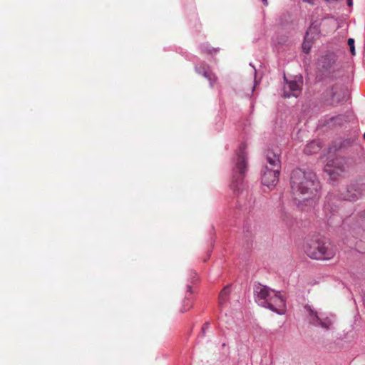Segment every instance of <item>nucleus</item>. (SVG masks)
Returning a JSON list of instances; mask_svg holds the SVG:
<instances>
[{"instance_id": "9b49d317", "label": "nucleus", "mask_w": 365, "mask_h": 365, "mask_svg": "<svg viewBox=\"0 0 365 365\" xmlns=\"http://www.w3.org/2000/svg\"><path fill=\"white\" fill-rule=\"evenodd\" d=\"M321 149L319 143L317 141H312L307 144L304 148V153L307 155H312L318 153Z\"/></svg>"}, {"instance_id": "6e6552de", "label": "nucleus", "mask_w": 365, "mask_h": 365, "mask_svg": "<svg viewBox=\"0 0 365 365\" xmlns=\"http://www.w3.org/2000/svg\"><path fill=\"white\" fill-rule=\"evenodd\" d=\"M334 168L331 170L329 168L328 165L326 166V171L329 173L330 175L334 173L339 174V172H344L346 170V160L345 158H336L334 161Z\"/></svg>"}, {"instance_id": "ddd939ff", "label": "nucleus", "mask_w": 365, "mask_h": 365, "mask_svg": "<svg viewBox=\"0 0 365 365\" xmlns=\"http://www.w3.org/2000/svg\"><path fill=\"white\" fill-rule=\"evenodd\" d=\"M309 313V322L311 324L318 326L321 317L319 316L317 312H314L311 308L308 309Z\"/></svg>"}, {"instance_id": "2eb2a0df", "label": "nucleus", "mask_w": 365, "mask_h": 365, "mask_svg": "<svg viewBox=\"0 0 365 365\" xmlns=\"http://www.w3.org/2000/svg\"><path fill=\"white\" fill-rule=\"evenodd\" d=\"M331 325H332V321L328 317H326V318L321 317V320H319V323L318 324V326H320L325 329H329Z\"/></svg>"}, {"instance_id": "f8f14e48", "label": "nucleus", "mask_w": 365, "mask_h": 365, "mask_svg": "<svg viewBox=\"0 0 365 365\" xmlns=\"http://www.w3.org/2000/svg\"><path fill=\"white\" fill-rule=\"evenodd\" d=\"M312 30H307L306 35L304 36V42L302 43V49H303L304 52H305L306 53H308L309 52V51L312 46V44L310 43V41H309V34H312Z\"/></svg>"}, {"instance_id": "a211bd4d", "label": "nucleus", "mask_w": 365, "mask_h": 365, "mask_svg": "<svg viewBox=\"0 0 365 365\" xmlns=\"http://www.w3.org/2000/svg\"><path fill=\"white\" fill-rule=\"evenodd\" d=\"M348 45L350 48V51L352 55H355V47H354V40L351 38L348 39Z\"/></svg>"}, {"instance_id": "6ab92c4d", "label": "nucleus", "mask_w": 365, "mask_h": 365, "mask_svg": "<svg viewBox=\"0 0 365 365\" xmlns=\"http://www.w3.org/2000/svg\"><path fill=\"white\" fill-rule=\"evenodd\" d=\"M208 325H209L208 323H205L203 327H202V332L203 334H205V331L206 329L208 327Z\"/></svg>"}, {"instance_id": "20e7f679", "label": "nucleus", "mask_w": 365, "mask_h": 365, "mask_svg": "<svg viewBox=\"0 0 365 365\" xmlns=\"http://www.w3.org/2000/svg\"><path fill=\"white\" fill-rule=\"evenodd\" d=\"M267 161L269 165H266L262 177V182L267 187L275 186L278 182L280 160L279 156L272 151H267L266 155Z\"/></svg>"}, {"instance_id": "423d86ee", "label": "nucleus", "mask_w": 365, "mask_h": 365, "mask_svg": "<svg viewBox=\"0 0 365 365\" xmlns=\"http://www.w3.org/2000/svg\"><path fill=\"white\" fill-rule=\"evenodd\" d=\"M301 84L302 82L297 81L287 82L286 85L284 86V97H297L301 93Z\"/></svg>"}, {"instance_id": "f257e3e1", "label": "nucleus", "mask_w": 365, "mask_h": 365, "mask_svg": "<svg viewBox=\"0 0 365 365\" xmlns=\"http://www.w3.org/2000/svg\"><path fill=\"white\" fill-rule=\"evenodd\" d=\"M290 185L294 199L299 202L315 199L320 190V184L316 175L301 169L292 172Z\"/></svg>"}, {"instance_id": "7ed1b4c3", "label": "nucleus", "mask_w": 365, "mask_h": 365, "mask_svg": "<svg viewBox=\"0 0 365 365\" xmlns=\"http://www.w3.org/2000/svg\"><path fill=\"white\" fill-rule=\"evenodd\" d=\"M304 251L310 258L317 260L330 259L335 255L331 245L321 237L309 240L304 247Z\"/></svg>"}, {"instance_id": "aec40b11", "label": "nucleus", "mask_w": 365, "mask_h": 365, "mask_svg": "<svg viewBox=\"0 0 365 365\" xmlns=\"http://www.w3.org/2000/svg\"><path fill=\"white\" fill-rule=\"evenodd\" d=\"M331 210L330 205H329V202H327L326 204L324 205V210L326 212L327 210Z\"/></svg>"}, {"instance_id": "b1692460", "label": "nucleus", "mask_w": 365, "mask_h": 365, "mask_svg": "<svg viewBox=\"0 0 365 365\" xmlns=\"http://www.w3.org/2000/svg\"><path fill=\"white\" fill-rule=\"evenodd\" d=\"M364 138L365 139V132H364Z\"/></svg>"}, {"instance_id": "dca6fc26", "label": "nucleus", "mask_w": 365, "mask_h": 365, "mask_svg": "<svg viewBox=\"0 0 365 365\" xmlns=\"http://www.w3.org/2000/svg\"><path fill=\"white\" fill-rule=\"evenodd\" d=\"M203 75L210 81L211 86H212L214 83L216 81V77L215 74H213L210 71H205Z\"/></svg>"}, {"instance_id": "4be33fe9", "label": "nucleus", "mask_w": 365, "mask_h": 365, "mask_svg": "<svg viewBox=\"0 0 365 365\" xmlns=\"http://www.w3.org/2000/svg\"><path fill=\"white\" fill-rule=\"evenodd\" d=\"M347 4L350 6L352 5V0H347Z\"/></svg>"}, {"instance_id": "f3484780", "label": "nucleus", "mask_w": 365, "mask_h": 365, "mask_svg": "<svg viewBox=\"0 0 365 365\" xmlns=\"http://www.w3.org/2000/svg\"><path fill=\"white\" fill-rule=\"evenodd\" d=\"M202 51L207 52L209 54L216 53L218 51L217 49L210 46V45L208 44L203 45Z\"/></svg>"}, {"instance_id": "0eeeda50", "label": "nucleus", "mask_w": 365, "mask_h": 365, "mask_svg": "<svg viewBox=\"0 0 365 365\" xmlns=\"http://www.w3.org/2000/svg\"><path fill=\"white\" fill-rule=\"evenodd\" d=\"M192 287H191V286L187 285L185 298L182 300L181 307L180 308V312L181 313L186 312L189 311L192 307Z\"/></svg>"}, {"instance_id": "39448f33", "label": "nucleus", "mask_w": 365, "mask_h": 365, "mask_svg": "<svg viewBox=\"0 0 365 365\" xmlns=\"http://www.w3.org/2000/svg\"><path fill=\"white\" fill-rule=\"evenodd\" d=\"M237 155L236 166L234 169L232 178V187L235 190H240V185L243 182L245 173L247 170V153L245 152V146L244 145H242L240 147Z\"/></svg>"}, {"instance_id": "5701e85b", "label": "nucleus", "mask_w": 365, "mask_h": 365, "mask_svg": "<svg viewBox=\"0 0 365 365\" xmlns=\"http://www.w3.org/2000/svg\"><path fill=\"white\" fill-rule=\"evenodd\" d=\"M262 2H263L264 5H265V6H267V5H268V1H267V0H262Z\"/></svg>"}, {"instance_id": "412c9836", "label": "nucleus", "mask_w": 365, "mask_h": 365, "mask_svg": "<svg viewBox=\"0 0 365 365\" xmlns=\"http://www.w3.org/2000/svg\"><path fill=\"white\" fill-rule=\"evenodd\" d=\"M303 1L307 2V3L311 4H313V1L312 0H303Z\"/></svg>"}, {"instance_id": "1a4fd4ad", "label": "nucleus", "mask_w": 365, "mask_h": 365, "mask_svg": "<svg viewBox=\"0 0 365 365\" xmlns=\"http://www.w3.org/2000/svg\"><path fill=\"white\" fill-rule=\"evenodd\" d=\"M360 195V191L353 185L347 188L346 193L343 194V198L345 200L354 201L357 200Z\"/></svg>"}, {"instance_id": "4468645a", "label": "nucleus", "mask_w": 365, "mask_h": 365, "mask_svg": "<svg viewBox=\"0 0 365 365\" xmlns=\"http://www.w3.org/2000/svg\"><path fill=\"white\" fill-rule=\"evenodd\" d=\"M308 30H312V34H309V41L310 43L313 44L319 36V29L317 26H311Z\"/></svg>"}, {"instance_id": "f03ea898", "label": "nucleus", "mask_w": 365, "mask_h": 365, "mask_svg": "<svg viewBox=\"0 0 365 365\" xmlns=\"http://www.w3.org/2000/svg\"><path fill=\"white\" fill-rule=\"evenodd\" d=\"M256 302L261 307L269 309L278 314L286 312V301L280 292L267 286L259 284L255 288Z\"/></svg>"}, {"instance_id": "9d476101", "label": "nucleus", "mask_w": 365, "mask_h": 365, "mask_svg": "<svg viewBox=\"0 0 365 365\" xmlns=\"http://www.w3.org/2000/svg\"><path fill=\"white\" fill-rule=\"evenodd\" d=\"M230 293V286L225 287L219 294V305L222 307L225 305Z\"/></svg>"}]
</instances>
